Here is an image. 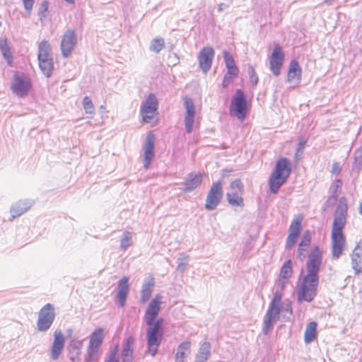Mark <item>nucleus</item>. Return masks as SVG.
<instances>
[{
    "label": "nucleus",
    "mask_w": 362,
    "mask_h": 362,
    "mask_svg": "<svg viewBox=\"0 0 362 362\" xmlns=\"http://www.w3.org/2000/svg\"><path fill=\"white\" fill-rule=\"evenodd\" d=\"M223 194L222 183L220 181L213 182L206 195L205 209L208 211L215 209L220 204Z\"/></svg>",
    "instance_id": "0eeeda50"
},
{
    "label": "nucleus",
    "mask_w": 362,
    "mask_h": 362,
    "mask_svg": "<svg viewBox=\"0 0 362 362\" xmlns=\"http://www.w3.org/2000/svg\"><path fill=\"white\" fill-rule=\"evenodd\" d=\"M303 221V214H298L291 222L289 226V233L286 238V247L291 249L297 243L298 238L302 230V223Z\"/></svg>",
    "instance_id": "9b49d317"
},
{
    "label": "nucleus",
    "mask_w": 362,
    "mask_h": 362,
    "mask_svg": "<svg viewBox=\"0 0 362 362\" xmlns=\"http://www.w3.org/2000/svg\"><path fill=\"white\" fill-rule=\"evenodd\" d=\"M211 344L209 342H204L202 344L196 356L197 362H204L210 356Z\"/></svg>",
    "instance_id": "2f4dec72"
},
{
    "label": "nucleus",
    "mask_w": 362,
    "mask_h": 362,
    "mask_svg": "<svg viewBox=\"0 0 362 362\" xmlns=\"http://www.w3.org/2000/svg\"><path fill=\"white\" fill-rule=\"evenodd\" d=\"M31 88L29 78L25 75L15 74L11 84V90L17 95L23 97L28 94Z\"/></svg>",
    "instance_id": "4468645a"
},
{
    "label": "nucleus",
    "mask_w": 362,
    "mask_h": 362,
    "mask_svg": "<svg viewBox=\"0 0 362 362\" xmlns=\"http://www.w3.org/2000/svg\"><path fill=\"white\" fill-rule=\"evenodd\" d=\"M361 249L356 248L351 254V264L356 274L362 273V254Z\"/></svg>",
    "instance_id": "cd10ccee"
},
{
    "label": "nucleus",
    "mask_w": 362,
    "mask_h": 362,
    "mask_svg": "<svg viewBox=\"0 0 362 362\" xmlns=\"http://www.w3.org/2000/svg\"><path fill=\"white\" fill-rule=\"evenodd\" d=\"M317 324L316 322H310L305 328L304 332V341L308 344L317 339Z\"/></svg>",
    "instance_id": "a878e982"
},
{
    "label": "nucleus",
    "mask_w": 362,
    "mask_h": 362,
    "mask_svg": "<svg viewBox=\"0 0 362 362\" xmlns=\"http://www.w3.org/2000/svg\"><path fill=\"white\" fill-rule=\"evenodd\" d=\"M231 170H223L222 171V177H228L229 176V173H230Z\"/></svg>",
    "instance_id": "3c124183"
},
{
    "label": "nucleus",
    "mask_w": 362,
    "mask_h": 362,
    "mask_svg": "<svg viewBox=\"0 0 362 362\" xmlns=\"http://www.w3.org/2000/svg\"><path fill=\"white\" fill-rule=\"evenodd\" d=\"M48 10V2L47 1H43L41 4V8H40V13H45Z\"/></svg>",
    "instance_id": "8fccbe9b"
},
{
    "label": "nucleus",
    "mask_w": 362,
    "mask_h": 362,
    "mask_svg": "<svg viewBox=\"0 0 362 362\" xmlns=\"http://www.w3.org/2000/svg\"><path fill=\"white\" fill-rule=\"evenodd\" d=\"M223 54L226 68H233L237 66L233 57L228 51H223Z\"/></svg>",
    "instance_id": "58836bf2"
},
{
    "label": "nucleus",
    "mask_w": 362,
    "mask_h": 362,
    "mask_svg": "<svg viewBox=\"0 0 362 362\" xmlns=\"http://www.w3.org/2000/svg\"><path fill=\"white\" fill-rule=\"evenodd\" d=\"M100 349L88 346L86 362H96L99 360Z\"/></svg>",
    "instance_id": "c9c22d12"
},
{
    "label": "nucleus",
    "mask_w": 362,
    "mask_h": 362,
    "mask_svg": "<svg viewBox=\"0 0 362 362\" xmlns=\"http://www.w3.org/2000/svg\"><path fill=\"white\" fill-rule=\"evenodd\" d=\"M347 210L346 199L342 197L341 199V204L338 205L334 214L331 234H344L342 230L346 223Z\"/></svg>",
    "instance_id": "20e7f679"
},
{
    "label": "nucleus",
    "mask_w": 362,
    "mask_h": 362,
    "mask_svg": "<svg viewBox=\"0 0 362 362\" xmlns=\"http://www.w3.org/2000/svg\"><path fill=\"white\" fill-rule=\"evenodd\" d=\"M105 337L104 329L96 328L89 337L88 346L90 347L100 349Z\"/></svg>",
    "instance_id": "b1692460"
},
{
    "label": "nucleus",
    "mask_w": 362,
    "mask_h": 362,
    "mask_svg": "<svg viewBox=\"0 0 362 362\" xmlns=\"http://www.w3.org/2000/svg\"><path fill=\"white\" fill-rule=\"evenodd\" d=\"M165 46V41L162 37H157L152 40L150 49L154 52H159L163 49Z\"/></svg>",
    "instance_id": "e433bc0d"
},
{
    "label": "nucleus",
    "mask_w": 362,
    "mask_h": 362,
    "mask_svg": "<svg viewBox=\"0 0 362 362\" xmlns=\"http://www.w3.org/2000/svg\"><path fill=\"white\" fill-rule=\"evenodd\" d=\"M230 192H235L237 194L243 193L244 187L240 179L235 180L230 185Z\"/></svg>",
    "instance_id": "4c0bfd02"
},
{
    "label": "nucleus",
    "mask_w": 362,
    "mask_h": 362,
    "mask_svg": "<svg viewBox=\"0 0 362 362\" xmlns=\"http://www.w3.org/2000/svg\"><path fill=\"white\" fill-rule=\"evenodd\" d=\"M21 214H12V218H14L15 217L19 216Z\"/></svg>",
    "instance_id": "5fc2aeb1"
},
{
    "label": "nucleus",
    "mask_w": 362,
    "mask_h": 362,
    "mask_svg": "<svg viewBox=\"0 0 362 362\" xmlns=\"http://www.w3.org/2000/svg\"><path fill=\"white\" fill-rule=\"evenodd\" d=\"M238 75H232V74H229L226 72L224 75L223 79L222 81V86L223 88H226L232 81L238 77Z\"/></svg>",
    "instance_id": "79ce46f5"
},
{
    "label": "nucleus",
    "mask_w": 362,
    "mask_h": 362,
    "mask_svg": "<svg viewBox=\"0 0 362 362\" xmlns=\"http://www.w3.org/2000/svg\"><path fill=\"white\" fill-rule=\"evenodd\" d=\"M0 50L8 64L11 65L13 63V54L8 41L6 38H1L0 40Z\"/></svg>",
    "instance_id": "bb28decb"
},
{
    "label": "nucleus",
    "mask_w": 362,
    "mask_h": 362,
    "mask_svg": "<svg viewBox=\"0 0 362 362\" xmlns=\"http://www.w3.org/2000/svg\"><path fill=\"white\" fill-rule=\"evenodd\" d=\"M37 59L52 58L51 56V45L47 40H42L38 45Z\"/></svg>",
    "instance_id": "7c9ffc66"
},
{
    "label": "nucleus",
    "mask_w": 362,
    "mask_h": 362,
    "mask_svg": "<svg viewBox=\"0 0 362 362\" xmlns=\"http://www.w3.org/2000/svg\"><path fill=\"white\" fill-rule=\"evenodd\" d=\"M205 175L204 173H190L189 175V178L185 181V192H189L192 191L197 187H198L199 185H201L202 182V180L204 176Z\"/></svg>",
    "instance_id": "393cba45"
},
{
    "label": "nucleus",
    "mask_w": 362,
    "mask_h": 362,
    "mask_svg": "<svg viewBox=\"0 0 362 362\" xmlns=\"http://www.w3.org/2000/svg\"><path fill=\"white\" fill-rule=\"evenodd\" d=\"M158 102L154 94H149L146 100L141 107V114L143 120L146 123L152 122L155 115L158 114Z\"/></svg>",
    "instance_id": "1a4fd4ad"
},
{
    "label": "nucleus",
    "mask_w": 362,
    "mask_h": 362,
    "mask_svg": "<svg viewBox=\"0 0 362 362\" xmlns=\"http://www.w3.org/2000/svg\"><path fill=\"white\" fill-rule=\"evenodd\" d=\"M191 343L185 341L180 344L175 355V362H184L185 357L190 353Z\"/></svg>",
    "instance_id": "c85d7f7f"
},
{
    "label": "nucleus",
    "mask_w": 362,
    "mask_h": 362,
    "mask_svg": "<svg viewBox=\"0 0 362 362\" xmlns=\"http://www.w3.org/2000/svg\"><path fill=\"white\" fill-rule=\"evenodd\" d=\"M284 61V53L280 45L274 46L273 52L269 57V67L275 76H279L283 66Z\"/></svg>",
    "instance_id": "ddd939ff"
},
{
    "label": "nucleus",
    "mask_w": 362,
    "mask_h": 362,
    "mask_svg": "<svg viewBox=\"0 0 362 362\" xmlns=\"http://www.w3.org/2000/svg\"><path fill=\"white\" fill-rule=\"evenodd\" d=\"M282 298L281 292H276L267 310L264 326V332L267 334L272 328L273 325L279 316L280 309L279 303Z\"/></svg>",
    "instance_id": "39448f33"
},
{
    "label": "nucleus",
    "mask_w": 362,
    "mask_h": 362,
    "mask_svg": "<svg viewBox=\"0 0 362 362\" xmlns=\"http://www.w3.org/2000/svg\"><path fill=\"white\" fill-rule=\"evenodd\" d=\"M64 1L69 4H74V0H64Z\"/></svg>",
    "instance_id": "864d4df0"
},
{
    "label": "nucleus",
    "mask_w": 362,
    "mask_h": 362,
    "mask_svg": "<svg viewBox=\"0 0 362 362\" xmlns=\"http://www.w3.org/2000/svg\"><path fill=\"white\" fill-rule=\"evenodd\" d=\"M54 319V308L51 304L47 303L40 311L37 320L38 329L42 332L47 330L51 327Z\"/></svg>",
    "instance_id": "9d476101"
},
{
    "label": "nucleus",
    "mask_w": 362,
    "mask_h": 362,
    "mask_svg": "<svg viewBox=\"0 0 362 362\" xmlns=\"http://www.w3.org/2000/svg\"><path fill=\"white\" fill-rule=\"evenodd\" d=\"M341 170V168L338 163H334L332 166V173L333 174H339Z\"/></svg>",
    "instance_id": "de8ad7c7"
},
{
    "label": "nucleus",
    "mask_w": 362,
    "mask_h": 362,
    "mask_svg": "<svg viewBox=\"0 0 362 362\" xmlns=\"http://www.w3.org/2000/svg\"><path fill=\"white\" fill-rule=\"evenodd\" d=\"M305 141H303L302 143H300V146H302L303 147L305 145Z\"/></svg>",
    "instance_id": "6e6d98bb"
},
{
    "label": "nucleus",
    "mask_w": 362,
    "mask_h": 362,
    "mask_svg": "<svg viewBox=\"0 0 362 362\" xmlns=\"http://www.w3.org/2000/svg\"><path fill=\"white\" fill-rule=\"evenodd\" d=\"M118 349L117 347L110 354L106 362H119V358L117 356Z\"/></svg>",
    "instance_id": "49530a36"
},
{
    "label": "nucleus",
    "mask_w": 362,
    "mask_h": 362,
    "mask_svg": "<svg viewBox=\"0 0 362 362\" xmlns=\"http://www.w3.org/2000/svg\"><path fill=\"white\" fill-rule=\"evenodd\" d=\"M214 57V50L212 47H204L199 53L198 61L200 69L206 74L211 68Z\"/></svg>",
    "instance_id": "2eb2a0df"
},
{
    "label": "nucleus",
    "mask_w": 362,
    "mask_h": 362,
    "mask_svg": "<svg viewBox=\"0 0 362 362\" xmlns=\"http://www.w3.org/2000/svg\"><path fill=\"white\" fill-rule=\"evenodd\" d=\"M83 346V341L81 340H78V339H73L71 343H70V345H69V349H76V355L78 356L79 355V350L82 348Z\"/></svg>",
    "instance_id": "37998d69"
},
{
    "label": "nucleus",
    "mask_w": 362,
    "mask_h": 362,
    "mask_svg": "<svg viewBox=\"0 0 362 362\" xmlns=\"http://www.w3.org/2000/svg\"><path fill=\"white\" fill-rule=\"evenodd\" d=\"M39 66L42 73L47 76L49 77L54 70V63L52 58H45L38 59Z\"/></svg>",
    "instance_id": "c756f323"
},
{
    "label": "nucleus",
    "mask_w": 362,
    "mask_h": 362,
    "mask_svg": "<svg viewBox=\"0 0 362 362\" xmlns=\"http://www.w3.org/2000/svg\"><path fill=\"white\" fill-rule=\"evenodd\" d=\"M129 293V279L127 276H123L118 284V293L117 295L118 301L121 307L125 304L126 298Z\"/></svg>",
    "instance_id": "5701e85b"
},
{
    "label": "nucleus",
    "mask_w": 362,
    "mask_h": 362,
    "mask_svg": "<svg viewBox=\"0 0 362 362\" xmlns=\"http://www.w3.org/2000/svg\"><path fill=\"white\" fill-rule=\"evenodd\" d=\"M83 108L86 113H88V114L94 113L95 107L92 103V100H90V98L89 97L86 96L83 98Z\"/></svg>",
    "instance_id": "ea45409f"
},
{
    "label": "nucleus",
    "mask_w": 362,
    "mask_h": 362,
    "mask_svg": "<svg viewBox=\"0 0 362 362\" xmlns=\"http://www.w3.org/2000/svg\"><path fill=\"white\" fill-rule=\"evenodd\" d=\"M183 105L185 109L184 117L185 129L187 133H191L196 115L195 105L193 100L188 96L183 98Z\"/></svg>",
    "instance_id": "f8f14e48"
},
{
    "label": "nucleus",
    "mask_w": 362,
    "mask_h": 362,
    "mask_svg": "<svg viewBox=\"0 0 362 362\" xmlns=\"http://www.w3.org/2000/svg\"><path fill=\"white\" fill-rule=\"evenodd\" d=\"M358 212L359 214L362 216V202H361L359 204V206H358Z\"/></svg>",
    "instance_id": "603ef678"
},
{
    "label": "nucleus",
    "mask_w": 362,
    "mask_h": 362,
    "mask_svg": "<svg viewBox=\"0 0 362 362\" xmlns=\"http://www.w3.org/2000/svg\"><path fill=\"white\" fill-rule=\"evenodd\" d=\"M332 255L338 259L343 253L346 247V238L344 234H331Z\"/></svg>",
    "instance_id": "6ab92c4d"
},
{
    "label": "nucleus",
    "mask_w": 362,
    "mask_h": 362,
    "mask_svg": "<svg viewBox=\"0 0 362 362\" xmlns=\"http://www.w3.org/2000/svg\"><path fill=\"white\" fill-rule=\"evenodd\" d=\"M162 296L157 294L150 302L144 315L148 325L146 329L147 351L155 356L163 337V319L158 318L162 303Z\"/></svg>",
    "instance_id": "f257e3e1"
},
{
    "label": "nucleus",
    "mask_w": 362,
    "mask_h": 362,
    "mask_svg": "<svg viewBox=\"0 0 362 362\" xmlns=\"http://www.w3.org/2000/svg\"><path fill=\"white\" fill-rule=\"evenodd\" d=\"M24 8L27 13L30 14L33 10V5L35 4V0H22Z\"/></svg>",
    "instance_id": "a18cd8bd"
},
{
    "label": "nucleus",
    "mask_w": 362,
    "mask_h": 362,
    "mask_svg": "<svg viewBox=\"0 0 362 362\" xmlns=\"http://www.w3.org/2000/svg\"><path fill=\"white\" fill-rule=\"evenodd\" d=\"M319 276L305 274L298 288V297L300 301L311 302L317 295Z\"/></svg>",
    "instance_id": "7ed1b4c3"
},
{
    "label": "nucleus",
    "mask_w": 362,
    "mask_h": 362,
    "mask_svg": "<svg viewBox=\"0 0 362 362\" xmlns=\"http://www.w3.org/2000/svg\"><path fill=\"white\" fill-rule=\"evenodd\" d=\"M247 112V105L245 99L244 93L241 90H237L233 96L230 106V113L237 117L238 119H245Z\"/></svg>",
    "instance_id": "423d86ee"
},
{
    "label": "nucleus",
    "mask_w": 362,
    "mask_h": 362,
    "mask_svg": "<svg viewBox=\"0 0 362 362\" xmlns=\"http://www.w3.org/2000/svg\"><path fill=\"white\" fill-rule=\"evenodd\" d=\"M248 73L250 74V78L251 82H252L254 85H256L258 81V76H257L254 68L252 66H250L248 68Z\"/></svg>",
    "instance_id": "c03bdc74"
},
{
    "label": "nucleus",
    "mask_w": 362,
    "mask_h": 362,
    "mask_svg": "<svg viewBox=\"0 0 362 362\" xmlns=\"http://www.w3.org/2000/svg\"><path fill=\"white\" fill-rule=\"evenodd\" d=\"M154 282L153 280L146 283L141 290V300L143 303H146L152 293Z\"/></svg>",
    "instance_id": "f704fd0d"
},
{
    "label": "nucleus",
    "mask_w": 362,
    "mask_h": 362,
    "mask_svg": "<svg viewBox=\"0 0 362 362\" xmlns=\"http://www.w3.org/2000/svg\"><path fill=\"white\" fill-rule=\"evenodd\" d=\"M155 135L153 132H149L146 136V140L144 145V165L145 168H148L151 160H153L154 152Z\"/></svg>",
    "instance_id": "f3484780"
},
{
    "label": "nucleus",
    "mask_w": 362,
    "mask_h": 362,
    "mask_svg": "<svg viewBox=\"0 0 362 362\" xmlns=\"http://www.w3.org/2000/svg\"><path fill=\"white\" fill-rule=\"evenodd\" d=\"M312 235L309 230L303 232L300 241L298 246L296 257L300 260H303L305 257L308 248L310 246Z\"/></svg>",
    "instance_id": "aec40b11"
},
{
    "label": "nucleus",
    "mask_w": 362,
    "mask_h": 362,
    "mask_svg": "<svg viewBox=\"0 0 362 362\" xmlns=\"http://www.w3.org/2000/svg\"><path fill=\"white\" fill-rule=\"evenodd\" d=\"M76 43V34L73 30H67L63 35L61 49L62 54L68 57L71 53Z\"/></svg>",
    "instance_id": "a211bd4d"
},
{
    "label": "nucleus",
    "mask_w": 362,
    "mask_h": 362,
    "mask_svg": "<svg viewBox=\"0 0 362 362\" xmlns=\"http://www.w3.org/2000/svg\"><path fill=\"white\" fill-rule=\"evenodd\" d=\"M65 344V337L61 330H55L54 340L50 349V356L53 360L59 358L63 351Z\"/></svg>",
    "instance_id": "dca6fc26"
},
{
    "label": "nucleus",
    "mask_w": 362,
    "mask_h": 362,
    "mask_svg": "<svg viewBox=\"0 0 362 362\" xmlns=\"http://www.w3.org/2000/svg\"><path fill=\"white\" fill-rule=\"evenodd\" d=\"M227 72L229 74H232V75H238L239 69L238 67H233V68H226Z\"/></svg>",
    "instance_id": "09e8293b"
},
{
    "label": "nucleus",
    "mask_w": 362,
    "mask_h": 362,
    "mask_svg": "<svg viewBox=\"0 0 362 362\" xmlns=\"http://www.w3.org/2000/svg\"><path fill=\"white\" fill-rule=\"evenodd\" d=\"M291 162L285 157H280L275 165L269 180L270 191L276 194L280 187L287 181L291 173Z\"/></svg>",
    "instance_id": "f03ea898"
},
{
    "label": "nucleus",
    "mask_w": 362,
    "mask_h": 362,
    "mask_svg": "<svg viewBox=\"0 0 362 362\" xmlns=\"http://www.w3.org/2000/svg\"><path fill=\"white\" fill-rule=\"evenodd\" d=\"M302 69L296 60H292L288 69L287 81L298 84L301 80Z\"/></svg>",
    "instance_id": "4be33fe9"
},
{
    "label": "nucleus",
    "mask_w": 362,
    "mask_h": 362,
    "mask_svg": "<svg viewBox=\"0 0 362 362\" xmlns=\"http://www.w3.org/2000/svg\"><path fill=\"white\" fill-rule=\"evenodd\" d=\"M293 274V266L291 259H288L281 267L278 279V284L283 290Z\"/></svg>",
    "instance_id": "412c9836"
},
{
    "label": "nucleus",
    "mask_w": 362,
    "mask_h": 362,
    "mask_svg": "<svg viewBox=\"0 0 362 362\" xmlns=\"http://www.w3.org/2000/svg\"><path fill=\"white\" fill-rule=\"evenodd\" d=\"M242 194H237L235 192H229L226 194L228 202L232 206H243L244 201Z\"/></svg>",
    "instance_id": "72a5a7b5"
},
{
    "label": "nucleus",
    "mask_w": 362,
    "mask_h": 362,
    "mask_svg": "<svg viewBox=\"0 0 362 362\" xmlns=\"http://www.w3.org/2000/svg\"><path fill=\"white\" fill-rule=\"evenodd\" d=\"M134 344V339L133 337H129L125 341L124 347L122 351L123 360L129 361L132 356Z\"/></svg>",
    "instance_id": "473e14b6"
},
{
    "label": "nucleus",
    "mask_w": 362,
    "mask_h": 362,
    "mask_svg": "<svg viewBox=\"0 0 362 362\" xmlns=\"http://www.w3.org/2000/svg\"><path fill=\"white\" fill-rule=\"evenodd\" d=\"M322 262V252L318 246L314 247L308 256L306 271L309 275L319 276V272Z\"/></svg>",
    "instance_id": "6e6552de"
},
{
    "label": "nucleus",
    "mask_w": 362,
    "mask_h": 362,
    "mask_svg": "<svg viewBox=\"0 0 362 362\" xmlns=\"http://www.w3.org/2000/svg\"><path fill=\"white\" fill-rule=\"evenodd\" d=\"M132 244V237L129 232H126L124 233L123 237L121 240V247L122 250H125L128 247H129Z\"/></svg>",
    "instance_id": "a19ab883"
}]
</instances>
